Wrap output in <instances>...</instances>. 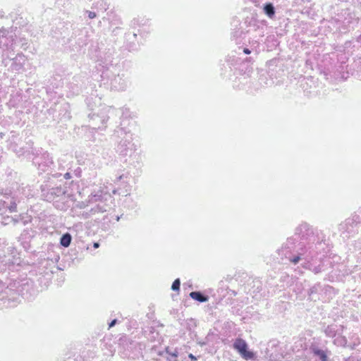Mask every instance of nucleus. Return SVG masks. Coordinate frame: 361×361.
<instances>
[{"label":"nucleus","instance_id":"1","mask_svg":"<svg viewBox=\"0 0 361 361\" xmlns=\"http://www.w3.org/2000/svg\"><path fill=\"white\" fill-rule=\"evenodd\" d=\"M233 348L245 360H252L255 358V353L247 350V344L243 339L237 338L233 343Z\"/></svg>","mask_w":361,"mask_h":361},{"label":"nucleus","instance_id":"2","mask_svg":"<svg viewBox=\"0 0 361 361\" xmlns=\"http://www.w3.org/2000/svg\"><path fill=\"white\" fill-rule=\"evenodd\" d=\"M189 295L192 299L197 300L198 302H204L209 300L208 296H205L203 294H202L200 292H198V291L191 292V293H190Z\"/></svg>","mask_w":361,"mask_h":361},{"label":"nucleus","instance_id":"3","mask_svg":"<svg viewBox=\"0 0 361 361\" xmlns=\"http://www.w3.org/2000/svg\"><path fill=\"white\" fill-rule=\"evenodd\" d=\"M71 242V235L69 233H65L61 238L60 243L63 247H68Z\"/></svg>","mask_w":361,"mask_h":361},{"label":"nucleus","instance_id":"4","mask_svg":"<svg viewBox=\"0 0 361 361\" xmlns=\"http://www.w3.org/2000/svg\"><path fill=\"white\" fill-rule=\"evenodd\" d=\"M313 353L318 356L321 361H326L327 360V355L325 353V352L323 350L319 349V348H314L313 349Z\"/></svg>","mask_w":361,"mask_h":361},{"label":"nucleus","instance_id":"5","mask_svg":"<svg viewBox=\"0 0 361 361\" xmlns=\"http://www.w3.org/2000/svg\"><path fill=\"white\" fill-rule=\"evenodd\" d=\"M180 286V281L179 279H176L172 283L171 289L174 291L179 292Z\"/></svg>","mask_w":361,"mask_h":361},{"label":"nucleus","instance_id":"6","mask_svg":"<svg viewBox=\"0 0 361 361\" xmlns=\"http://www.w3.org/2000/svg\"><path fill=\"white\" fill-rule=\"evenodd\" d=\"M165 351H166V353L171 355V356H173L174 357H178V353L177 350H175L174 352L171 353V352L169 351V348L166 347L165 348Z\"/></svg>","mask_w":361,"mask_h":361},{"label":"nucleus","instance_id":"7","mask_svg":"<svg viewBox=\"0 0 361 361\" xmlns=\"http://www.w3.org/2000/svg\"><path fill=\"white\" fill-rule=\"evenodd\" d=\"M264 11L265 13L269 16H271V3L267 4L264 6Z\"/></svg>","mask_w":361,"mask_h":361},{"label":"nucleus","instance_id":"8","mask_svg":"<svg viewBox=\"0 0 361 361\" xmlns=\"http://www.w3.org/2000/svg\"><path fill=\"white\" fill-rule=\"evenodd\" d=\"M300 260V257L298 255V256H296V257H293L292 259H290V262L294 264H296L299 262V261Z\"/></svg>","mask_w":361,"mask_h":361},{"label":"nucleus","instance_id":"9","mask_svg":"<svg viewBox=\"0 0 361 361\" xmlns=\"http://www.w3.org/2000/svg\"><path fill=\"white\" fill-rule=\"evenodd\" d=\"M88 16H89L90 18L92 19V18L96 17V13L94 12H92V11H89L88 12Z\"/></svg>","mask_w":361,"mask_h":361},{"label":"nucleus","instance_id":"10","mask_svg":"<svg viewBox=\"0 0 361 361\" xmlns=\"http://www.w3.org/2000/svg\"><path fill=\"white\" fill-rule=\"evenodd\" d=\"M189 358L191 360V361H196L197 360V357L195 356H194L192 354H189L188 355Z\"/></svg>","mask_w":361,"mask_h":361},{"label":"nucleus","instance_id":"11","mask_svg":"<svg viewBox=\"0 0 361 361\" xmlns=\"http://www.w3.org/2000/svg\"><path fill=\"white\" fill-rule=\"evenodd\" d=\"M116 323V319H114L113 321H111V322L109 324V328H111L112 326H114Z\"/></svg>","mask_w":361,"mask_h":361},{"label":"nucleus","instance_id":"12","mask_svg":"<svg viewBox=\"0 0 361 361\" xmlns=\"http://www.w3.org/2000/svg\"><path fill=\"white\" fill-rule=\"evenodd\" d=\"M243 52H244L245 54H250L251 53L250 50L249 49H247V48H245V49H243Z\"/></svg>","mask_w":361,"mask_h":361},{"label":"nucleus","instance_id":"13","mask_svg":"<svg viewBox=\"0 0 361 361\" xmlns=\"http://www.w3.org/2000/svg\"><path fill=\"white\" fill-rule=\"evenodd\" d=\"M64 177L66 179H68L71 178V175L69 173H66L65 175H64Z\"/></svg>","mask_w":361,"mask_h":361},{"label":"nucleus","instance_id":"14","mask_svg":"<svg viewBox=\"0 0 361 361\" xmlns=\"http://www.w3.org/2000/svg\"><path fill=\"white\" fill-rule=\"evenodd\" d=\"M93 247L94 248H98L99 247V244L98 243H94Z\"/></svg>","mask_w":361,"mask_h":361},{"label":"nucleus","instance_id":"15","mask_svg":"<svg viewBox=\"0 0 361 361\" xmlns=\"http://www.w3.org/2000/svg\"><path fill=\"white\" fill-rule=\"evenodd\" d=\"M271 13H272V17L274 16V13H275V11H274V7L272 6V11H271Z\"/></svg>","mask_w":361,"mask_h":361}]
</instances>
